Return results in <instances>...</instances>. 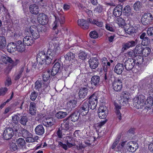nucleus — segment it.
<instances>
[{
    "label": "nucleus",
    "instance_id": "obj_1",
    "mask_svg": "<svg viewBox=\"0 0 153 153\" xmlns=\"http://www.w3.org/2000/svg\"><path fill=\"white\" fill-rule=\"evenodd\" d=\"M53 49H49L46 53L41 51L38 54L36 58L37 63L41 65L44 64L48 65L50 64L53 58L58 55L60 53V48L57 44L53 45Z\"/></svg>",
    "mask_w": 153,
    "mask_h": 153
},
{
    "label": "nucleus",
    "instance_id": "obj_2",
    "mask_svg": "<svg viewBox=\"0 0 153 153\" xmlns=\"http://www.w3.org/2000/svg\"><path fill=\"white\" fill-rule=\"evenodd\" d=\"M146 100L145 96L142 94L135 97L133 100L134 106L138 109L142 108L145 105Z\"/></svg>",
    "mask_w": 153,
    "mask_h": 153
},
{
    "label": "nucleus",
    "instance_id": "obj_3",
    "mask_svg": "<svg viewBox=\"0 0 153 153\" xmlns=\"http://www.w3.org/2000/svg\"><path fill=\"white\" fill-rule=\"evenodd\" d=\"M153 20L152 15L150 13H144L141 17V21L144 25H147L151 24Z\"/></svg>",
    "mask_w": 153,
    "mask_h": 153
},
{
    "label": "nucleus",
    "instance_id": "obj_4",
    "mask_svg": "<svg viewBox=\"0 0 153 153\" xmlns=\"http://www.w3.org/2000/svg\"><path fill=\"white\" fill-rule=\"evenodd\" d=\"M89 101L85 102L88 103V105L90 109H94L97 105V98L96 94H94L91 95L89 98Z\"/></svg>",
    "mask_w": 153,
    "mask_h": 153
},
{
    "label": "nucleus",
    "instance_id": "obj_5",
    "mask_svg": "<svg viewBox=\"0 0 153 153\" xmlns=\"http://www.w3.org/2000/svg\"><path fill=\"white\" fill-rule=\"evenodd\" d=\"M58 15H57V16H54L56 20L54 22L53 27V29L54 30L56 29L58 25L57 20L59 21L61 24H63L65 22V16L62 12L60 11V12H58Z\"/></svg>",
    "mask_w": 153,
    "mask_h": 153
},
{
    "label": "nucleus",
    "instance_id": "obj_6",
    "mask_svg": "<svg viewBox=\"0 0 153 153\" xmlns=\"http://www.w3.org/2000/svg\"><path fill=\"white\" fill-rule=\"evenodd\" d=\"M108 112V109L107 107L105 106H100L98 110V114L100 119H105L106 117Z\"/></svg>",
    "mask_w": 153,
    "mask_h": 153
},
{
    "label": "nucleus",
    "instance_id": "obj_7",
    "mask_svg": "<svg viewBox=\"0 0 153 153\" xmlns=\"http://www.w3.org/2000/svg\"><path fill=\"white\" fill-rule=\"evenodd\" d=\"M40 31L41 30L38 29L37 27L34 25L31 26L29 28V31L34 39H36L39 37V33Z\"/></svg>",
    "mask_w": 153,
    "mask_h": 153
},
{
    "label": "nucleus",
    "instance_id": "obj_8",
    "mask_svg": "<svg viewBox=\"0 0 153 153\" xmlns=\"http://www.w3.org/2000/svg\"><path fill=\"white\" fill-rule=\"evenodd\" d=\"M135 59L128 58L125 61L124 66L127 71L131 70L135 65Z\"/></svg>",
    "mask_w": 153,
    "mask_h": 153
},
{
    "label": "nucleus",
    "instance_id": "obj_9",
    "mask_svg": "<svg viewBox=\"0 0 153 153\" xmlns=\"http://www.w3.org/2000/svg\"><path fill=\"white\" fill-rule=\"evenodd\" d=\"M127 54L128 55L129 57H130L131 58V59H134L136 58V59H137V57L138 58H140L139 60H138V62H136V63L139 64H141L143 62V59L142 56L140 55H137L136 52L135 51L134 49L128 51L127 53Z\"/></svg>",
    "mask_w": 153,
    "mask_h": 153
},
{
    "label": "nucleus",
    "instance_id": "obj_10",
    "mask_svg": "<svg viewBox=\"0 0 153 153\" xmlns=\"http://www.w3.org/2000/svg\"><path fill=\"white\" fill-rule=\"evenodd\" d=\"M88 103L85 102L82 105L80 108L78 110L80 114L82 115H85L88 113L89 110L90 109L88 105Z\"/></svg>",
    "mask_w": 153,
    "mask_h": 153
},
{
    "label": "nucleus",
    "instance_id": "obj_11",
    "mask_svg": "<svg viewBox=\"0 0 153 153\" xmlns=\"http://www.w3.org/2000/svg\"><path fill=\"white\" fill-rule=\"evenodd\" d=\"M137 39H136L135 41L131 40L127 42L123 45L122 51L124 52L129 48L135 46L137 43Z\"/></svg>",
    "mask_w": 153,
    "mask_h": 153
},
{
    "label": "nucleus",
    "instance_id": "obj_12",
    "mask_svg": "<svg viewBox=\"0 0 153 153\" xmlns=\"http://www.w3.org/2000/svg\"><path fill=\"white\" fill-rule=\"evenodd\" d=\"M14 134L12 128H8L6 129L3 133V137L4 139L8 140L10 139Z\"/></svg>",
    "mask_w": 153,
    "mask_h": 153
},
{
    "label": "nucleus",
    "instance_id": "obj_13",
    "mask_svg": "<svg viewBox=\"0 0 153 153\" xmlns=\"http://www.w3.org/2000/svg\"><path fill=\"white\" fill-rule=\"evenodd\" d=\"M113 88L116 91H120L122 88V82L120 79H116L113 82Z\"/></svg>",
    "mask_w": 153,
    "mask_h": 153
},
{
    "label": "nucleus",
    "instance_id": "obj_14",
    "mask_svg": "<svg viewBox=\"0 0 153 153\" xmlns=\"http://www.w3.org/2000/svg\"><path fill=\"white\" fill-rule=\"evenodd\" d=\"M137 145L138 144L136 142L131 141L128 143L126 146L127 148V147H128V151L134 152L138 148Z\"/></svg>",
    "mask_w": 153,
    "mask_h": 153
},
{
    "label": "nucleus",
    "instance_id": "obj_15",
    "mask_svg": "<svg viewBox=\"0 0 153 153\" xmlns=\"http://www.w3.org/2000/svg\"><path fill=\"white\" fill-rule=\"evenodd\" d=\"M91 84L92 86L96 87L99 86L101 83L100 78L99 76L94 75L91 78Z\"/></svg>",
    "mask_w": 153,
    "mask_h": 153
},
{
    "label": "nucleus",
    "instance_id": "obj_16",
    "mask_svg": "<svg viewBox=\"0 0 153 153\" xmlns=\"http://www.w3.org/2000/svg\"><path fill=\"white\" fill-rule=\"evenodd\" d=\"M88 88L86 87L81 88L78 93V99L82 100L85 98L88 92Z\"/></svg>",
    "mask_w": 153,
    "mask_h": 153
},
{
    "label": "nucleus",
    "instance_id": "obj_17",
    "mask_svg": "<svg viewBox=\"0 0 153 153\" xmlns=\"http://www.w3.org/2000/svg\"><path fill=\"white\" fill-rule=\"evenodd\" d=\"M77 22L78 25L84 30H87L89 28V24L87 22L86 20L84 19H78Z\"/></svg>",
    "mask_w": 153,
    "mask_h": 153
},
{
    "label": "nucleus",
    "instance_id": "obj_18",
    "mask_svg": "<svg viewBox=\"0 0 153 153\" xmlns=\"http://www.w3.org/2000/svg\"><path fill=\"white\" fill-rule=\"evenodd\" d=\"M37 19L39 23L42 25H45L48 22L47 16L43 13L39 14L38 16Z\"/></svg>",
    "mask_w": 153,
    "mask_h": 153
},
{
    "label": "nucleus",
    "instance_id": "obj_19",
    "mask_svg": "<svg viewBox=\"0 0 153 153\" xmlns=\"http://www.w3.org/2000/svg\"><path fill=\"white\" fill-rule=\"evenodd\" d=\"M123 5L119 4L114 8L113 11V14L114 16L118 17L121 16L123 12Z\"/></svg>",
    "mask_w": 153,
    "mask_h": 153
},
{
    "label": "nucleus",
    "instance_id": "obj_20",
    "mask_svg": "<svg viewBox=\"0 0 153 153\" xmlns=\"http://www.w3.org/2000/svg\"><path fill=\"white\" fill-rule=\"evenodd\" d=\"M90 67L92 69H95L98 66L99 61L97 58H91L89 60Z\"/></svg>",
    "mask_w": 153,
    "mask_h": 153
},
{
    "label": "nucleus",
    "instance_id": "obj_21",
    "mask_svg": "<svg viewBox=\"0 0 153 153\" xmlns=\"http://www.w3.org/2000/svg\"><path fill=\"white\" fill-rule=\"evenodd\" d=\"M61 67L60 64L59 62L56 63L54 65L51 71L52 76H54L57 73H59V71Z\"/></svg>",
    "mask_w": 153,
    "mask_h": 153
},
{
    "label": "nucleus",
    "instance_id": "obj_22",
    "mask_svg": "<svg viewBox=\"0 0 153 153\" xmlns=\"http://www.w3.org/2000/svg\"><path fill=\"white\" fill-rule=\"evenodd\" d=\"M17 43L12 42L8 44L7 47V51L10 53L13 52L17 51Z\"/></svg>",
    "mask_w": 153,
    "mask_h": 153
},
{
    "label": "nucleus",
    "instance_id": "obj_23",
    "mask_svg": "<svg viewBox=\"0 0 153 153\" xmlns=\"http://www.w3.org/2000/svg\"><path fill=\"white\" fill-rule=\"evenodd\" d=\"M35 132L36 134L41 135L45 133V129L43 125L39 124L37 126L35 129Z\"/></svg>",
    "mask_w": 153,
    "mask_h": 153
},
{
    "label": "nucleus",
    "instance_id": "obj_24",
    "mask_svg": "<svg viewBox=\"0 0 153 153\" xmlns=\"http://www.w3.org/2000/svg\"><path fill=\"white\" fill-rule=\"evenodd\" d=\"M17 51L19 52H22L24 51L25 49L26 45L22 42L21 40H19L16 42Z\"/></svg>",
    "mask_w": 153,
    "mask_h": 153
},
{
    "label": "nucleus",
    "instance_id": "obj_25",
    "mask_svg": "<svg viewBox=\"0 0 153 153\" xmlns=\"http://www.w3.org/2000/svg\"><path fill=\"white\" fill-rule=\"evenodd\" d=\"M124 69V65L123 64L119 63L115 66L114 68V71L117 74H120L122 73Z\"/></svg>",
    "mask_w": 153,
    "mask_h": 153
},
{
    "label": "nucleus",
    "instance_id": "obj_26",
    "mask_svg": "<svg viewBox=\"0 0 153 153\" xmlns=\"http://www.w3.org/2000/svg\"><path fill=\"white\" fill-rule=\"evenodd\" d=\"M29 8L30 12L32 14L37 15L39 13V9L36 4L30 5Z\"/></svg>",
    "mask_w": 153,
    "mask_h": 153
},
{
    "label": "nucleus",
    "instance_id": "obj_27",
    "mask_svg": "<svg viewBox=\"0 0 153 153\" xmlns=\"http://www.w3.org/2000/svg\"><path fill=\"white\" fill-rule=\"evenodd\" d=\"M34 42V40L31 36H26L23 39V42L27 46L31 45Z\"/></svg>",
    "mask_w": 153,
    "mask_h": 153
},
{
    "label": "nucleus",
    "instance_id": "obj_28",
    "mask_svg": "<svg viewBox=\"0 0 153 153\" xmlns=\"http://www.w3.org/2000/svg\"><path fill=\"white\" fill-rule=\"evenodd\" d=\"M80 114L78 111H75L68 117V118H70L71 121L75 122L79 119Z\"/></svg>",
    "mask_w": 153,
    "mask_h": 153
},
{
    "label": "nucleus",
    "instance_id": "obj_29",
    "mask_svg": "<svg viewBox=\"0 0 153 153\" xmlns=\"http://www.w3.org/2000/svg\"><path fill=\"white\" fill-rule=\"evenodd\" d=\"M51 70L47 69L42 74V77L44 82H46L50 79L51 77Z\"/></svg>",
    "mask_w": 153,
    "mask_h": 153
},
{
    "label": "nucleus",
    "instance_id": "obj_30",
    "mask_svg": "<svg viewBox=\"0 0 153 153\" xmlns=\"http://www.w3.org/2000/svg\"><path fill=\"white\" fill-rule=\"evenodd\" d=\"M64 57L66 60L69 61H73L76 59L75 54L71 52H68Z\"/></svg>",
    "mask_w": 153,
    "mask_h": 153
},
{
    "label": "nucleus",
    "instance_id": "obj_31",
    "mask_svg": "<svg viewBox=\"0 0 153 153\" xmlns=\"http://www.w3.org/2000/svg\"><path fill=\"white\" fill-rule=\"evenodd\" d=\"M77 101L74 100H71L67 104V107L68 109L71 110L72 109L75 108L76 106Z\"/></svg>",
    "mask_w": 153,
    "mask_h": 153
},
{
    "label": "nucleus",
    "instance_id": "obj_32",
    "mask_svg": "<svg viewBox=\"0 0 153 153\" xmlns=\"http://www.w3.org/2000/svg\"><path fill=\"white\" fill-rule=\"evenodd\" d=\"M6 45V39L3 36H0V50L4 49Z\"/></svg>",
    "mask_w": 153,
    "mask_h": 153
},
{
    "label": "nucleus",
    "instance_id": "obj_33",
    "mask_svg": "<svg viewBox=\"0 0 153 153\" xmlns=\"http://www.w3.org/2000/svg\"><path fill=\"white\" fill-rule=\"evenodd\" d=\"M153 104V98L149 97L147 98L146 101H145V105L148 108L150 109L152 106Z\"/></svg>",
    "mask_w": 153,
    "mask_h": 153
},
{
    "label": "nucleus",
    "instance_id": "obj_34",
    "mask_svg": "<svg viewBox=\"0 0 153 153\" xmlns=\"http://www.w3.org/2000/svg\"><path fill=\"white\" fill-rule=\"evenodd\" d=\"M43 81L39 79L36 82L34 88L36 91H39L42 87V85L43 83Z\"/></svg>",
    "mask_w": 153,
    "mask_h": 153
},
{
    "label": "nucleus",
    "instance_id": "obj_35",
    "mask_svg": "<svg viewBox=\"0 0 153 153\" xmlns=\"http://www.w3.org/2000/svg\"><path fill=\"white\" fill-rule=\"evenodd\" d=\"M68 114L65 111H59L55 114V116L58 119H61L65 117Z\"/></svg>",
    "mask_w": 153,
    "mask_h": 153
},
{
    "label": "nucleus",
    "instance_id": "obj_36",
    "mask_svg": "<svg viewBox=\"0 0 153 153\" xmlns=\"http://www.w3.org/2000/svg\"><path fill=\"white\" fill-rule=\"evenodd\" d=\"M70 126L69 123L67 121L66 123L62 124L60 128L68 134L69 133L68 130L70 128Z\"/></svg>",
    "mask_w": 153,
    "mask_h": 153
},
{
    "label": "nucleus",
    "instance_id": "obj_37",
    "mask_svg": "<svg viewBox=\"0 0 153 153\" xmlns=\"http://www.w3.org/2000/svg\"><path fill=\"white\" fill-rule=\"evenodd\" d=\"M42 124L45 126L48 127L53 125L54 123L52 119L50 118L49 119H46L45 120L42 121Z\"/></svg>",
    "mask_w": 153,
    "mask_h": 153
},
{
    "label": "nucleus",
    "instance_id": "obj_38",
    "mask_svg": "<svg viewBox=\"0 0 153 153\" xmlns=\"http://www.w3.org/2000/svg\"><path fill=\"white\" fill-rule=\"evenodd\" d=\"M143 47L140 44H138L137 45L134 50L136 52L137 55L141 54Z\"/></svg>",
    "mask_w": 153,
    "mask_h": 153
},
{
    "label": "nucleus",
    "instance_id": "obj_39",
    "mask_svg": "<svg viewBox=\"0 0 153 153\" xmlns=\"http://www.w3.org/2000/svg\"><path fill=\"white\" fill-rule=\"evenodd\" d=\"M13 128H12V130L13 132H16V136L17 135V133H18V131H19L20 129H21V126L18 124H13L12 125ZM18 135L19 136V134H18Z\"/></svg>",
    "mask_w": 153,
    "mask_h": 153
},
{
    "label": "nucleus",
    "instance_id": "obj_40",
    "mask_svg": "<svg viewBox=\"0 0 153 153\" xmlns=\"http://www.w3.org/2000/svg\"><path fill=\"white\" fill-rule=\"evenodd\" d=\"M16 142L18 146L21 148H22L25 144V141L22 138H19L17 139Z\"/></svg>",
    "mask_w": 153,
    "mask_h": 153
},
{
    "label": "nucleus",
    "instance_id": "obj_41",
    "mask_svg": "<svg viewBox=\"0 0 153 153\" xmlns=\"http://www.w3.org/2000/svg\"><path fill=\"white\" fill-rule=\"evenodd\" d=\"M134 9V10L138 11L142 7V4L140 1H136L133 5Z\"/></svg>",
    "mask_w": 153,
    "mask_h": 153
},
{
    "label": "nucleus",
    "instance_id": "obj_42",
    "mask_svg": "<svg viewBox=\"0 0 153 153\" xmlns=\"http://www.w3.org/2000/svg\"><path fill=\"white\" fill-rule=\"evenodd\" d=\"M56 134L58 137L60 138H62L63 135L68 134V133L66 132L60 127L59 128Z\"/></svg>",
    "mask_w": 153,
    "mask_h": 153
},
{
    "label": "nucleus",
    "instance_id": "obj_43",
    "mask_svg": "<svg viewBox=\"0 0 153 153\" xmlns=\"http://www.w3.org/2000/svg\"><path fill=\"white\" fill-rule=\"evenodd\" d=\"M142 52L141 55L144 56L146 57L150 53L151 49L149 47H147L144 48L143 47Z\"/></svg>",
    "mask_w": 153,
    "mask_h": 153
},
{
    "label": "nucleus",
    "instance_id": "obj_44",
    "mask_svg": "<svg viewBox=\"0 0 153 153\" xmlns=\"http://www.w3.org/2000/svg\"><path fill=\"white\" fill-rule=\"evenodd\" d=\"M115 109V113L117 117L119 120H120L121 119V114L120 111V109H121V107L117 104H116Z\"/></svg>",
    "mask_w": 153,
    "mask_h": 153
},
{
    "label": "nucleus",
    "instance_id": "obj_45",
    "mask_svg": "<svg viewBox=\"0 0 153 153\" xmlns=\"http://www.w3.org/2000/svg\"><path fill=\"white\" fill-rule=\"evenodd\" d=\"M21 118L19 120L20 123L24 126H26L27 123L28 121L27 117L26 116H21Z\"/></svg>",
    "mask_w": 153,
    "mask_h": 153
},
{
    "label": "nucleus",
    "instance_id": "obj_46",
    "mask_svg": "<svg viewBox=\"0 0 153 153\" xmlns=\"http://www.w3.org/2000/svg\"><path fill=\"white\" fill-rule=\"evenodd\" d=\"M131 10V8L130 6L127 5L124 8L123 11L125 15L126 16H128L130 15Z\"/></svg>",
    "mask_w": 153,
    "mask_h": 153
},
{
    "label": "nucleus",
    "instance_id": "obj_47",
    "mask_svg": "<svg viewBox=\"0 0 153 153\" xmlns=\"http://www.w3.org/2000/svg\"><path fill=\"white\" fill-rule=\"evenodd\" d=\"M21 131L23 137L25 138L28 136H32V134L24 128L21 129Z\"/></svg>",
    "mask_w": 153,
    "mask_h": 153
},
{
    "label": "nucleus",
    "instance_id": "obj_48",
    "mask_svg": "<svg viewBox=\"0 0 153 153\" xmlns=\"http://www.w3.org/2000/svg\"><path fill=\"white\" fill-rule=\"evenodd\" d=\"M19 61L18 59H16L15 61L12 60L11 58L8 57V59L7 60V64H10L11 65L13 66L17 65L19 62Z\"/></svg>",
    "mask_w": 153,
    "mask_h": 153
},
{
    "label": "nucleus",
    "instance_id": "obj_49",
    "mask_svg": "<svg viewBox=\"0 0 153 153\" xmlns=\"http://www.w3.org/2000/svg\"><path fill=\"white\" fill-rule=\"evenodd\" d=\"M20 114L17 113L12 117V121L14 124H18Z\"/></svg>",
    "mask_w": 153,
    "mask_h": 153
},
{
    "label": "nucleus",
    "instance_id": "obj_50",
    "mask_svg": "<svg viewBox=\"0 0 153 153\" xmlns=\"http://www.w3.org/2000/svg\"><path fill=\"white\" fill-rule=\"evenodd\" d=\"M10 148L11 151L14 152L18 149V146L15 143L11 142L10 143Z\"/></svg>",
    "mask_w": 153,
    "mask_h": 153
},
{
    "label": "nucleus",
    "instance_id": "obj_51",
    "mask_svg": "<svg viewBox=\"0 0 153 153\" xmlns=\"http://www.w3.org/2000/svg\"><path fill=\"white\" fill-rule=\"evenodd\" d=\"M24 70V67H22L18 73L15 75L14 79L15 80L19 79L21 76Z\"/></svg>",
    "mask_w": 153,
    "mask_h": 153
},
{
    "label": "nucleus",
    "instance_id": "obj_52",
    "mask_svg": "<svg viewBox=\"0 0 153 153\" xmlns=\"http://www.w3.org/2000/svg\"><path fill=\"white\" fill-rule=\"evenodd\" d=\"M136 30L135 27L131 26L130 27L126 30V32L129 34L131 35L134 33H136Z\"/></svg>",
    "mask_w": 153,
    "mask_h": 153
},
{
    "label": "nucleus",
    "instance_id": "obj_53",
    "mask_svg": "<svg viewBox=\"0 0 153 153\" xmlns=\"http://www.w3.org/2000/svg\"><path fill=\"white\" fill-rule=\"evenodd\" d=\"M120 137V135H119L117 136L116 139H115V141L114 142L111 147V149H114L116 148V147L119 143Z\"/></svg>",
    "mask_w": 153,
    "mask_h": 153
},
{
    "label": "nucleus",
    "instance_id": "obj_54",
    "mask_svg": "<svg viewBox=\"0 0 153 153\" xmlns=\"http://www.w3.org/2000/svg\"><path fill=\"white\" fill-rule=\"evenodd\" d=\"M38 96V93L33 90L31 93L30 95V99L32 101H34L36 99Z\"/></svg>",
    "mask_w": 153,
    "mask_h": 153
},
{
    "label": "nucleus",
    "instance_id": "obj_55",
    "mask_svg": "<svg viewBox=\"0 0 153 153\" xmlns=\"http://www.w3.org/2000/svg\"><path fill=\"white\" fill-rule=\"evenodd\" d=\"M92 24L101 27L102 26L103 23L102 22L99 21L97 19H93L92 20Z\"/></svg>",
    "mask_w": 153,
    "mask_h": 153
},
{
    "label": "nucleus",
    "instance_id": "obj_56",
    "mask_svg": "<svg viewBox=\"0 0 153 153\" xmlns=\"http://www.w3.org/2000/svg\"><path fill=\"white\" fill-rule=\"evenodd\" d=\"M116 21L117 23L120 26L122 27L125 24V21L121 17H119L117 18Z\"/></svg>",
    "mask_w": 153,
    "mask_h": 153
},
{
    "label": "nucleus",
    "instance_id": "obj_57",
    "mask_svg": "<svg viewBox=\"0 0 153 153\" xmlns=\"http://www.w3.org/2000/svg\"><path fill=\"white\" fill-rule=\"evenodd\" d=\"M78 56L79 59L83 60L86 58L87 54L85 52L82 51L78 54Z\"/></svg>",
    "mask_w": 153,
    "mask_h": 153
},
{
    "label": "nucleus",
    "instance_id": "obj_58",
    "mask_svg": "<svg viewBox=\"0 0 153 153\" xmlns=\"http://www.w3.org/2000/svg\"><path fill=\"white\" fill-rule=\"evenodd\" d=\"M150 42V39L148 37H146L145 39L142 40L141 45L143 46H147Z\"/></svg>",
    "mask_w": 153,
    "mask_h": 153
},
{
    "label": "nucleus",
    "instance_id": "obj_59",
    "mask_svg": "<svg viewBox=\"0 0 153 153\" xmlns=\"http://www.w3.org/2000/svg\"><path fill=\"white\" fill-rule=\"evenodd\" d=\"M44 86L43 90L45 93L48 92L50 89V86L48 83L43 82V85Z\"/></svg>",
    "mask_w": 153,
    "mask_h": 153
},
{
    "label": "nucleus",
    "instance_id": "obj_60",
    "mask_svg": "<svg viewBox=\"0 0 153 153\" xmlns=\"http://www.w3.org/2000/svg\"><path fill=\"white\" fill-rule=\"evenodd\" d=\"M91 38L94 39H96L98 37V33L95 31H91L89 34Z\"/></svg>",
    "mask_w": 153,
    "mask_h": 153
},
{
    "label": "nucleus",
    "instance_id": "obj_61",
    "mask_svg": "<svg viewBox=\"0 0 153 153\" xmlns=\"http://www.w3.org/2000/svg\"><path fill=\"white\" fill-rule=\"evenodd\" d=\"M123 97L126 99V100L128 101L129 99L130 93L127 91H124L122 93Z\"/></svg>",
    "mask_w": 153,
    "mask_h": 153
},
{
    "label": "nucleus",
    "instance_id": "obj_62",
    "mask_svg": "<svg viewBox=\"0 0 153 153\" xmlns=\"http://www.w3.org/2000/svg\"><path fill=\"white\" fill-rule=\"evenodd\" d=\"M147 32L148 35L153 36V25L152 26L148 28Z\"/></svg>",
    "mask_w": 153,
    "mask_h": 153
},
{
    "label": "nucleus",
    "instance_id": "obj_63",
    "mask_svg": "<svg viewBox=\"0 0 153 153\" xmlns=\"http://www.w3.org/2000/svg\"><path fill=\"white\" fill-rule=\"evenodd\" d=\"M103 10L102 7L101 5H99L97 6L94 9V11L98 13H101Z\"/></svg>",
    "mask_w": 153,
    "mask_h": 153
},
{
    "label": "nucleus",
    "instance_id": "obj_64",
    "mask_svg": "<svg viewBox=\"0 0 153 153\" xmlns=\"http://www.w3.org/2000/svg\"><path fill=\"white\" fill-rule=\"evenodd\" d=\"M29 113L32 116H35L36 114V109L29 108Z\"/></svg>",
    "mask_w": 153,
    "mask_h": 153
}]
</instances>
